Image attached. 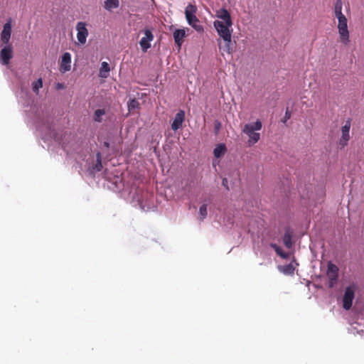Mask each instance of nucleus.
Here are the masks:
<instances>
[{
    "label": "nucleus",
    "instance_id": "obj_20",
    "mask_svg": "<svg viewBox=\"0 0 364 364\" xmlns=\"http://www.w3.org/2000/svg\"><path fill=\"white\" fill-rule=\"evenodd\" d=\"M119 5V0H105L104 8L106 10L111 11L112 9L118 8Z\"/></svg>",
    "mask_w": 364,
    "mask_h": 364
},
{
    "label": "nucleus",
    "instance_id": "obj_24",
    "mask_svg": "<svg viewBox=\"0 0 364 364\" xmlns=\"http://www.w3.org/2000/svg\"><path fill=\"white\" fill-rule=\"evenodd\" d=\"M271 247L274 250L276 253L281 257L284 259H287L289 257V254L284 252L279 246L277 245L276 244H271Z\"/></svg>",
    "mask_w": 364,
    "mask_h": 364
},
{
    "label": "nucleus",
    "instance_id": "obj_6",
    "mask_svg": "<svg viewBox=\"0 0 364 364\" xmlns=\"http://www.w3.org/2000/svg\"><path fill=\"white\" fill-rule=\"evenodd\" d=\"M355 297V289L352 287H347L343 296V307L349 310L352 307L353 300Z\"/></svg>",
    "mask_w": 364,
    "mask_h": 364
},
{
    "label": "nucleus",
    "instance_id": "obj_18",
    "mask_svg": "<svg viewBox=\"0 0 364 364\" xmlns=\"http://www.w3.org/2000/svg\"><path fill=\"white\" fill-rule=\"evenodd\" d=\"M226 146L223 144H219L213 150L215 157L220 158L225 154Z\"/></svg>",
    "mask_w": 364,
    "mask_h": 364
},
{
    "label": "nucleus",
    "instance_id": "obj_15",
    "mask_svg": "<svg viewBox=\"0 0 364 364\" xmlns=\"http://www.w3.org/2000/svg\"><path fill=\"white\" fill-rule=\"evenodd\" d=\"M185 36L186 31L183 29H176L173 32V38L175 43L178 45L179 47L181 46L183 38L185 37Z\"/></svg>",
    "mask_w": 364,
    "mask_h": 364
},
{
    "label": "nucleus",
    "instance_id": "obj_14",
    "mask_svg": "<svg viewBox=\"0 0 364 364\" xmlns=\"http://www.w3.org/2000/svg\"><path fill=\"white\" fill-rule=\"evenodd\" d=\"M216 16L221 20L223 22H228V25L232 21L231 16L228 11L222 8L216 11Z\"/></svg>",
    "mask_w": 364,
    "mask_h": 364
},
{
    "label": "nucleus",
    "instance_id": "obj_1",
    "mask_svg": "<svg viewBox=\"0 0 364 364\" xmlns=\"http://www.w3.org/2000/svg\"><path fill=\"white\" fill-rule=\"evenodd\" d=\"M262 122L259 119L255 123L246 124L244 126L242 132L248 136V143L250 144H254L259 140L260 134L255 132V131H259L262 129Z\"/></svg>",
    "mask_w": 364,
    "mask_h": 364
},
{
    "label": "nucleus",
    "instance_id": "obj_16",
    "mask_svg": "<svg viewBox=\"0 0 364 364\" xmlns=\"http://www.w3.org/2000/svg\"><path fill=\"white\" fill-rule=\"evenodd\" d=\"M232 38H230L228 40L224 41V45H220L219 44V48L220 50H223V52L227 53L228 54H231L233 51V48L231 45L232 42Z\"/></svg>",
    "mask_w": 364,
    "mask_h": 364
},
{
    "label": "nucleus",
    "instance_id": "obj_28",
    "mask_svg": "<svg viewBox=\"0 0 364 364\" xmlns=\"http://www.w3.org/2000/svg\"><path fill=\"white\" fill-rule=\"evenodd\" d=\"M199 213L200 215V220L203 221L208 215L207 205L203 204L199 208Z\"/></svg>",
    "mask_w": 364,
    "mask_h": 364
},
{
    "label": "nucleus",
    "instance_id": "obj_29",
    "mask_svg": "<svg viewBox=\"0 0 364 364\" xmlns=\"http://www.w3.org/2000/svg\"><path fill=\"white\" fill-rule=\"evenodd\" d=\"M291 118V112L289 110L288 108H287L286 109V112H285V115H284V122H287L288 119H289Z\"/></svg>",
    "mask_w": 364,
    "mask_h": 364
},
{
    "label": "nucleus",
    "instance_id": "obj_25",
    "mask_svg": "<svg viewBox=\"0 0 364 364\" xmlns=\"http://www.w3.org/2000/svg\"><path fill=\"white\" fill-rule=\"evenodd\" d=\"M127 106L129 112H131L135 109L139 108L140 104L137 100L134 98L129 100Z\"/></svg>",
    "mask_w": 364,
    "mask_h": 364
},
{
    "label": "nucleus",
    "instance_id": "obj_17",
    "mask_svg": "<svg viewBox=\"0 0 364 364\" xmlns=\"http://www.w3.org/2000/svg\"><path fill=\"white\" fill-rule=\"evenodd\" d=\"M279 270L284 274L292 275L294 273L295 267L292 263L279 267Z\"/></svg>",
    "mask_w": 364,
    "mask_h": 364
},
{
    "label": "nucleus",
    "instance_id": "obj_32",
    "mask_svg": "<svg viewBox=\"0 0 364 364\" xmlns=\"http://www.w3.org/2000/svg\"><path fill=\"white\" fill-rule=\"evenodd\" d=\"M104 146L107 148H109V143L107 142V141H105L104 142Z\"/></svg>",
    "mask_w": 364,
    "mask_h": 364
},
{
    "label": "nucleus",
    "instance_id": "obj_30",
    "mask_svg": "<svg viewBox=\"0 0 364 364\" xmlns=\"http://www.w3.org/2000/svg\"><path fill=\"white\" fill-rule=\"evenodd\" d=\"M222 184H223V186H225L228 190L229 189L228 186V179H227V178H223V179Z\"/></svg>",
    "mask_w": 364,
    "mask_h": 364
},
{
    "label": "nucleus",
    "instance_id": "obj_9",
    "mask_svg": "<svg viewBox=\"0 0 364 364\" xmlns=\"http://www.w3.org/2000/svg\"><path fill=\"white\" fill-rule=\"evenodd\" d=\"M12 26L11 18H9L4 25L3 30L1 33V41L4 45H12L10 43Z\"/></svg>",
    "mask_w": 364,
    "mask_h": 364
},
{
    "label": "nucleus",
    "instance_id": "obj_2",
    "mask_svg": "<svg viewBox=\"0 0 364 364\" xmlns=\"http://www.w3.org/2000/svg\"><path fill=\"white\" fill-rule=\"evenodd\" d=\"M197 7L196 6L189 4L185 9V16L188 23L192 26L196 31L203 32V27L199 24V20L196 16Z\"/></svg>",
    "mask_w": 364,
    "mask_h": 364
},
{
    "label": "nucleus",
    "instance_id": "obj_5",
    "mask_svg": "<svg viewBox=\"0 0 364 364\" xmlns=\"http://www.w3.org/2000/svg\"><path fill=\"white\" fill-rule=\"evenodd\" d=\"M338 29L341 38V41L344 44H347L349 42V32L347 26V18L346 16L338 18Z\"/></svg>",
    "mask_w": 364,
    "mask_h": 364
},
{
    "label": "nucleus",
    "instance_id": "obj_23",
    "mask_svg": "<svg viewBox=\"0 0 364 364\" xmlns=\"http://www.w3.org/2000/svg\"><path fill=\"white\" fill-rule=\"evenodd\" d=\"M104 109H97L95 111L93 119L95 122H101L102 121V116L105 114Z\"/></svg>",
    "mask_w": 364,
    "mask_h": 364
},
{
    "label": "nucleus",
    "instance_id": "obj_13",
    "mask_svg": "<svg viewBox=\"0 0 364 364\" xmlns=\"http://www.w3.org/2000/svg\"><path fill=\"white\" fill-rule=\"evenodd\" d=\"M71 55L70 53H64L62 56L60 70L62 73L70 70L71 68Z\"/></svg>",
    "mask_w": 364,
    "mask_h": 364
},
{
    "label": "nucleus",
    "instance_id": "obj_21",
    "mask_svg": "<svg viewBox=\"0 0 364 364\" xmlns=\"http://www.w3.org/2000/svg\"><path fill=\"white\" fill-rule=\"evenodd\" d=\"M110 68L107 62H102L100 69V76L102 77H107L109 75Z\"/></svg>",
    "mask_w": 364,
    "mask_h": 364
},
{
    "label": "nucleus",
    "instance_id": "obj_27",
    "mask_svg": "<svg viewBox=\"0 0 364 364\" xmlns=\"http://www.w3.org/2000/svg\"><path fill=\"white\" fill-rule=\"evenodd\" d=\"M42 87H43V81H42L41 78H39L38 80H36L32 83V89H33V91L36 94L38 93L39 89L41 88Z\"/></svg>",
    "mask_w": 364,
    "mask_h": 364
},
{
    "label": "nucleus",
    "instance_id": "obj_10",
    "mask_svg": "<svg viewBox=\"0 0 364 364\" xmlns=\"http://www.w3.org/2000/svg\"><path fill=\"white\" fill-rule=\"evenodd\" d=\"M13 58L12 45H4V47L0 51V62L2 65H6L10 63Z\"/></svg>",
    "mask_w": 364,
    "mask_h": 364
},
{
    "label": "nucleus",
    "instance_id": "obj_22",
    "mask_svg": "<svg viewBox=\"0 0 364 364\" xmlns=\"http://www.w3.org/2000/svg\"><path fill=\"white\" fill-rule=\"evenodd\" d=\"M335 15L337 18H341V17H344L345 16L342 13V1L341 0H337L335 4Z\"/></svg>",
    "mask_w": 364,
    "mask_h": 364
},
{
    "label": "nucleus",
    "instance_id": "obj_3",
    "mask_svg": "<svg viewBox=\"0 0 364 364\" xmlns=\"http://www.w3.org/2000/svg\"><path fill=\"white\" fill-rule=\"evenodd\" d=\"M213 26L216 29L218 34L220 38H223V41H229V39L232 38V21H230V24L228 25V22H223L219 20H215L213 22Z\"/></svg>",
    "mask_w": 364,
    "mask_h": 364
},
{
    "label": "nucleus",
    "instance_id": "obj_4",
    "mask_svg": "<svg viewBox=\"0 0 364 364\" xmlns=\"http://www.w3.org/2000/svg\"><path fill=\"white\" fill-rule=\"evenodd\" d=\"M351 126L350 119H348L344 125L341 129V135L338 141V146L341 149L344 148L348 145V142L350 139V129Z\"/></svg>",
    "mask_w": 364,
    "mask_h": 364
},
{
    "label": "nucleus",
    "instance_id": "obj_7",
    "mask_svg": "<svg viewBox=\"0 0 364 364\" xmlns=\"http://www.w3.org/2000/svg\"><path fill=\"white\" fill-rule=\"evenodd\" d=\"M77 38L80 44H85L87 41L89 32L87 28V23L83 21L77 22L76 25Z\"/></svg>",
    "mask_w": 364,
    "mask_h": 364
},
{
    "label": "nucleus",
    "instance_id": "obj_12",
    "mask_svg": "<svg viewBox=\"0 0 364 364\" xmlns=\"http://www.w3.org/2000/svg\"><path fill=\"white\" fill-rule=\"evenodd\" d=\"M185 120V112L183 110L178 111L171 124V129L173 131H177L181 127L183 122Z\"/></svg>",
    "mask_w": 364,
    "mask_h": 364
},
{
    "label": "nucleus",
    "instance_id": "obj_8",
    "mask_svg": "<svg viewBox=\"0 0 364 364\" xmlns=\"http://www.w3.org/2000/svg\"><path fill=\"white\" fill-rule=\"evenodd\" d=\"M327 277L328 278V286L331 288L336 284L338 277V268L331 262L328 264Z\"/></svg>",
    "mask_w": 364,
    "mask_h": 364
},
{
    "label": "nucleus",
    "instance_id": "obj_11",
    "mask_svg": "<svg viewBox=\"0 0 364 364\" xmlns=\"http://www.w3.org/2000/svg\"><path fill=\"white\" fill-rule=\"evenodd\" d=\"M144 35L140 41L139 45L144 52H146L147 50L151 48V42L154 40V35L150 29H144Z\"/></svg>",
    "mask_w": 364,
    "mask_h": 364
},
{
    "label": "nucleus",
    "instance_id": "obj_26",
    "mask_svg": "<svg viewBox=\"0 0 364 364\" xmlns=\"http://www.w3.org/2000/svg\"><path fill=\"white\" fill-rule=\"evenodd\" d=\"M102 156L100 152H98L96 154V163L95 164V166L93 167V169L96 172H99L102 170Z\"/></svg>",
    "mask_w": 364,
    "mask_h": 364
},
{
    "label": "nucleus",
    "instance_id": "obj_31",
    "mask_svg": "<svg viewBox=\"0 0 364 364\" xmlns=\"http://www.w3.org/2000/svg\"><path fill=\"white\" fill-rule=\"evenodd\" d=\"M57 87H58V89L63 88V84H61V83H58V84H57Z\"/></svg>",
    "mask_w": 364,
    "mask_h": 364
},
{
    "label": "nucleus",
    "instance_id": "obj_19",
    "mask_svg": "<svg viewBox=\"0 0 364 364\" xmlns=\"http://www.w3.org/2000/svg\"><path fill=\"white\" fill-rule=\"evenodd\" d=\"M283 242L287 248H291L292 246V232L289 230H287L284 235Z\"/></svg>",
    "mask_w": 364,
    "mask_h": 364
}]
</instances>
